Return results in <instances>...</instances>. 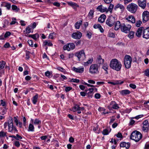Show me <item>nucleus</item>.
<instances>
[{"label": "nucleus", "mask_w": 149, "mask_h": 149, "mask_svg": "<svg viewBox=\"0 0 149 149\" xmlns=\"http://www.w3.org/2000/svg\"><path fill=\"white\" fill-rule=\"evenodd\" d=\"M143 116V115H140L137 116L135 117H133L132 118V119L135 118L136 119H138L139 118L142 117Z\"/></svg>", "instance_id": "obj_56"}, {"label": "nucleus", "mask_w": 149, "mask_h": 149, "mask_svg": "<svg viewBox=\"0 0 149 149\" xmlns=\"http://www.w3.org/2000/svg\"><path fill=\"white\" fill-rule=\"evenodd\" d=\"M142 130L144 132H147L149 129V125L148 120H145L143 123Z\"/></svg>", "instance_id": "obj_11"}, {"label": "nucleus", "mask_w": 149, "mask_h": 149, "mask_svg": "<svg viewBox=\"0 0 149 149\" xmlns=\"http://www.w3.org/2000/svg\"><path fill=\"white\" fill-rule=\"evenodd\" d=\"M82 36V33L79 31L77 32L74 33L72 34V37L75 39H80Z\"/></svg>", "instance_id": "obj_12"}, {"label": "nucleus", "mask_w": 149, "mask_h": 149, "mask_svg": "<svg viewBox=\"0 0 149 149\" xmlns=\"http://www.w3.org/2000/svg\"><path fill=\"white\" fill-rule=\"evenodd\" d=\"M145 74L146 76L149 77V69H147L145 70Z\"/></svg>", "instance_id": "obj_58"}, {"label": "nucleus", "mask_w": 149, "mask_h": 149, "mask_svg": "<svg viewBox=\"0 0 149 149\" xmlns=\"http://www.w3.org/2000/svg\"><path fill=\"white\" fill-rule=\"evenodd\" d=\"M104 62V60L102 58L101 56L99 55L97 58V62L99 64L103 63Z\"/></svg>", "instance_id": "obj_31"}, {"label": "nucleus", "mask_w": 149, "mask_h": 149, "mask_svg": "<svg viewBox=\"0 0 149 149\" xmlns=\"http://www.w3.org/2000/svg\"><path fill=\"white\" fill-rule=\"evenodd\" d=\"M70 81L73 82L79 83V80L78 79L72 78L71 79Z\"/></svg>", "instance_id": "obj_55"}, {"label": "nucleus", "mask_w": 149, "mask_h": 149, "mask_svg": "<svg viewBox=\"0 0 149 149\" xmlns=\"http://www.w3.org/2000/svg\"><path fill=\"white\" fill-rule=\"evenodd\" d=\"M89 92H88L87 93V95H88V97L92 98L93 96V92L94 91L93 88H90L89 89Z\"/></svg>", "instance_id": "obj_28"}, {"label": "nucleus", "mask_w": 149, "mask_h": 149, "mask_svg": "<svg viewBox=\"0 0 149 149\" xmlns=\"http://www.w3.org/2000/svg\"><path fill=\"white\" fill-rule=\"evenodd\" d=\"M131 28V26L129 24H125L124 23L122 24L121 27V31L125 33H129Z\"/></svg>", "instance_id": "obj_9"}, {"label": "nucleus", "mask_w": 149, "mask_h": 149, "mask_svg": "<svg viewBox=\"0 0 149 149\" xmlns=\"http://www.w3.org/2000/svg\"><path fill=\"white\" fill-rule=\"evenodd\" d=\"M120 147H125L126 149H128L130 146L129 143H126L125 142H122L120 145Z\"/></svg>", "instance_id": "obj_19"}, {"label": "nucleus", "mask_w": 149, "mask_h": 149, "mask_svg": "<svg viewBox=\"0 0 149 149\" xmlns=\"http://www.w3.org/2000/svg\"><path fill=\"white\" fill-rule=\"evenodd\" d=\"M144 28L143 27H139L137 29L136 33V35L138 37H141L142 33L144 31Z\"/></svg>", "instance_id": "obj_14"}, {"label": "nucleus", "mask_w": 149, "mask_h": 149, "mask_svg": "<svg viewBox=\"0 0 149 149\" xmlns=\"http://www.w3.org/2000/svg\"><path fill=\"white\" fill-rule=\"evenodd\" d=\"M12 21L10 23V24L11 25L15 24L16 22L15 21L16 20V18L13 17L12 18Z\"/></svg>", "instance_id": "obj_51"}, {"label": "nucleus", "mask_w": 149, "mask_h": 149, "mask_svg": "<svg viewBox=\"0 0 149 149\" xmlns=\"http://www.w3.org/2000/svg\"><path fill=\"white\" fill-rule=\"evenodd\" d=\"M99 67L97 64H92L89 68V72L93 74H97L99 72L98 69Z\"/></svg>", "instance_id": "obj_5"}, {"label": "nucleus", "mask_w": 149, "mask_h": 149, "mask_svg": "<svg viewBox=\"0 0 149 149\" xmlns=\"http://www.w3.org/2000/svg\"><path fill=\"white\" fill-rule=\"evenodd\" d=\"M33 29H32L30 25L27 26L25 29V31H24V32H25L26 33H29L31 32H33Z\"/></svg>", "instance_id": "obj_27"}, {"label": "nucleus", "mask_w": 149, "mask_h": 149, "mask_svg": "<svg viewBox=\"0 0 149 149\" xmlns=\"http://www.w3.org/2000/svg\"><path fill=\"white\" fill-rule=\"evenodd\" d=\"M122 24H121L120 22L118 21L117 22H116L115 23V27L114 30L117 31L118 30L119 28L121 29V27Z\"/></svg>", "instance_id": "obj_17"}, {"label": "nucleus", "mask_w": 149, "mask_h": 149, "mask_svg": "<svg viewBox=\"0 0 149 149\" xmlns=\"http://www.w3.org/2000/svg\"><path fill=\"white\" fill-rule=\"evenodd\" d=\"M47 45L49 46H52L53 44L49 41L45 40L43 43V46H46Z\"/></svg>", "instance_id": "obj_32"}, {"label": "nucleus", "mask_w": 149, "mask_h": 149, "mask_svg": "<svg viewBox=\"0 0 149 149\" xmlns=\"http://www.w3.org/2000/svg\"><path fill=\"white\" fill-rule=\"evenodd\" d=\"M34 127L33 125L31 124H30L29 125L28 131H29L33 132L34 131Z\"/></svg>", "instance_id": "obj_36"}, {"label": "nucleus", "mask_w": 149, "mask_h": 149, "mask_svg": "<svg viewBox=\"0 0 149 149\" xmlns=\"http://www.w3.org/2000/svg\"><path fill=\"white\" fill-rule=\"evenodd\" d=\"M132 119V118L130 120V123H129V125H133L135 123V121Z\"/></svg>", "instance_id": "obj_64"}, {"label": "nucleus", "mask_w": 149, "mask_h": 149, "mask_svg": "<svg viewBox=\"0 0 149 149\" xmlns=\"http://www.w3.org/2000/svg\"><path fill=\"white\" fill-rule=\"evenodd\" d=\"M38 94H36L35 96L33 97L32 100L33 104H36L38 101Z\"/></svg>", "instance_id": "obj_23"}, {"label": "nucleus", "mask_w": 149, "mask_h": 149, "mask_svg": "<svg viewBox=\"0 0 149 149\" xmlns=\"http://www.w3.org/2000/svg\"><path fill=\"white\" fill-rule=\"evenodd\" d=\"M142 137V135L139 132L135 131L131 134L130 138L136 142L139 141Z\"/></svg>", "instance_id": "obj_2"}, {"label": "nucleus", "mask_w": 149, "mask_h": 149, "mask_svg": "<svg viewBox=\"0 0 149 149\" xmlns=\"http://www.w3.org/2000/svg\"><path fill=\"white\" fill-rule=\"evenodd\" d=\"M12 9L15 11L16 12H17L19 10V9L18 8L17 6L15 5H12Z\"/></svg>", "instance_id": "obj_38"}, {"label": "nucleus", "mask_w": 149, "mask_h": 149, "mask_svg": "<svg viewBox=\"0 0 149 149\" xmlns=\"http://www.w3.org/2000/svg\"><path fill=\"white\" fill-rule=\"evenodd\" d=\"M132 58L129 55H126L124 58V65L126 68L129 69L131 66Z\"/></svg>", "instance_id": "obj_7"}, {"label": "nucleus", "mask_w": 149, "mask_h": 149, "mask_svg": "<svg viewBox=\"0 0 149 149\" xmlns=\"http://www.w3.org/2000/svg\"><path fill=\"white\" fill-rule=\"evenodd\" d=\"M8 132H11L13 130H14L16 132H17V130L16 128L13 126V119L11 117H10L9 120L8 121Z\"/></svg>", "instance_id": "obj_8"}, {"label": "nucleus", "mask_w": 149, "mask_h": 149, "mask_svg": "<svg viewBox=\"0 0 149 149\" xmlns=\"http://www.w3.org/2000/svg\"><path fill=\"white\" fill-rule=\"evenodd\" d=\"M53 35H55V34L54 32L50 33L49 36V38L52 39H53L54 38Z\"/></svg>", "instance_id": "obj_60"}, {"label": "nucleus", "mask_w": 149, "mask_h": 149, "mask_svg": "<svg viewBox=\"0 0 149 149\" xmlns=\"http://www.w3.org/2000/svg\"><path fill=\"white\" fill-rule=\"evenodd\" d=\"M72 88L71 87H67L65 88V90L66 92H67L72 90Z\"/></svg>", "instance_id": "obj_61"}, {"label": "nucleus", "mask_w": 149, "mask_h": 149, "mask_svg": "<svg viewBox=\"0 0 149 149\" xmlns=\"http://www.w3.org/2000/svg\"><path fill=\"white\" fill-rule=\"evenodd\" d=\"M142 20L144 22H146L149 19V12L147 11H144L142 14Z\"/></svg>", "instance_id": "obj_10"}, {"label": "nucleus", "mask_w": 149, "mask_h": 149, "mask_svg": "<svg viewBox=\"0 0 149 149\" xmlns=\"http://www.w3.org/2000/svg\"><path fill=\"white\" fill-rule=\"evenodd\" d=\"M111 130V129L110 128H107V129L103 130L102 131V134L104 135H108Z\"/></svg>", "instance_id": "obj_30"}, {"label": "nucleus", "mask_w": 149, "mask_h": 149, "mask_svg": "<svg viewBox=\"0 0 149 149\" xmlns=\"http://www.w3.org/2000/svg\"><path fill=\"white\" fill-rule=\"evenodd\" d=\"M129 22H130L132 23H134L135 22V19L134 16L130 15L128 16L126 18Z\"/></svg>", "instance_id": "obj_18"}, {"label": "nucleus", "mask_w": 149, "mask_h": 149, "mask_svg": "<svg viewBox=\"0 0 149 149\" xmlns=\"http://www.w3.org/2000/svg\"><path fill=\"white\" fill-rule=\"evenodd\" d=\"M110 66L111 69L116 71H119L121 70L122 64L120 61L117 59L115 58L111 60Z\"/></svg>", "instance_id": "obj_1"}, {"label": "nucleus", "mask_w": 149, "mask_h": 149, "mask_svg": "<svg viewBox=\"0 0 149 149\" xmlns=\"http://www.w3.org/2000/svg\"><path fill=\"white\" fill-rule=\"evenodd\" d=\"M28 42L30 46L31 47H33V42L32 40H29L28 41Z\"/></svg>", "instance_id": "obj_54"}, {"label": "nucleus", "mask_w": 149, "mask_h": 149, "mask_svg": "<svg viewBox=\"0 0 149 149\" xmlns=\"http://www.w3.org/2000/svg\"><path fill=\"white\" fill-rule=\"evenodd\" d=\"M141 20H139L136 22L135 24L136 26L137 27H139L140 26L141 24Z\"/></svg>", "instance_id": "obj_52"}, {"label": "nucleus", "mask_w": 149, "mask_h": 149, "mask_svg": "<svg viewBox=\"0 0 149 149\" xmlns=\"http://www.w3.org/2000/svg\"><path fill=\"white\" fill-rule=\"evenodd\" d=\"M138 6L137 5L133 3L129 4L127 7V10L132 13H135L137 11Z\"/></svg>", "instance_id": "obj_4"}, {"label": "nucleus", "mask_w": 149, "mask_h": 149, "mask_svg": "<svg viewBox=\"0 0 149 149\" xmlns=\"http://www.w3.org/2000/svg\"><path fill=\"white\" fill-rule=\"evenodd\" d=\"M117 19V17L116 15H110L107 18L106 21V24L107 26L110 27H112L114 24Z\"/></svg>", "instance_id": "obj_3"}, {"label": "nucleus", "mask_w": 149, "mask_h": 149, "mask_svg": "<svg viewBox=\"0 0 149 149\" xmlns=\"http://www.w3.org/2000/svg\"><path fill=\"white\" fill-rule=\"evenodd\" d=\"M124 82V81H123L121 80H117L116 81L114 82V83L115 84V85H118V84H122Z\"/></svg>", "instance_id": "obj_41"}, {"label": "nucleus", "mask_w": 149, "mask_h": 149, "mask_svg": "<svg viewBox=\"0 0 149 149\" xmlns=\"http://www.w3.org/2000/svg\"><path fill=\"white\" fill-rule=\"evenodd\" d=\"M83 22L81 20H80L77 22L75 24V27L76 29H79L80 26L82 24Z\"/></svg>", "instance_id": "obj_26"}, {"label": "nucleus", "mask_w": 149, "mask_h": 149, "mask_svg": "<svg viewBox=\"0 0 149 149\" xmlns=\"http://www.w3.org/2000/svg\"><path fill=\"white\" fill-rule=\"evenodd\" d=\"M74 55L77 57L78 60L80 61H82L86 58L85 53L84 50L76 52Z\"/></svg>", "instance_id": "obj_6"}, {"label": "nucleus", "mask_w": 149, "mask_h": 149, "mask_svg": "<svg viewBox=\"0 0 149 149\" xmlns=\"http://www.w3.org/2000/svg\"><path fill=\"white\" fill-rule=\"evenodd\" d=\"M113 5L112 4H110L109 6L108 9H107V11H109L110 13L112 12V9L113 7Z\"/></svg>", "instance_id": "obj_37"}, {"label": "nucleus", "mask_w": 149, "mask_h": 149, "mask_svg": "<svg viewBox=\"0 0 149 149\" xmlns=\"http://www.w3.org/2000/svg\"><path fill=\"white\" fill-rule=\"evenodd\" d=\"M106 16L104 14L102 15L98 18V21L101 23H103L104 21Z\"/></svg>", "instance_id": "obj_24"}, {"label": "nucleus", "mask_w": 149, "mask_h": 149, "mask_svg": "<svg viewBox=\"0 0 149 149\" xmlns=\"http://www.w3.org/2000/svg\"><path fill=\"white\" fill-rule=\"evenodd\" d=\"M95 97L96 99H99L100 98L101 95L100 93H96L95 95Z\"/></svg>", "instance_id": "obj_53"}, {"label": "nucleus", "mask_w": 149, "mask_h": 149, "mask_svg": "<svg viewBox=\"0 0 149 149\" xmlns=\"http://www.w3.org/2000/svg\"><path fill=\"white\" fill-rule=\"evenodd\" d=\"M79 108V106L78 105H76L72 109V111H73L75 112L77 111V109H78Z\"/></svg>", "instance_id": "obj_48"}, {"label": "nucleus", "mask_w": 149, "mask_h": 149, "mask_svg": "<svg viewBox=\"0 0 149 149\" xmlns=\"http://www.w3.org/2000/svg\"><path fill=\"white\" fill-rule=\"evenodd\" d=\"M108 66L107 64L106 63H104L103 64L102 68L104 70L106 71V73L107 74L108 73V72L107 70H108Z\"/></svg>", "instance_id": "obj_33"}, {"label": "nucleus", "mask_w": 149, "mask_h": 149, "mask_svg": "<svg viewBox=\"0 0 149 149\" xmlns=\"http://www.w3.org/2000/svg\"><path fill=\"white\" fill-rule=\"evenodd\" d=\"M139 6L142 8L144 9L146 6V1H138Z\"/></svg>", "instance_id": "obj_16"}, {"label": "nucleus", "mask_w": 149, "mask_h": 149, "mask_svg": "<svg viewBox=\"0 0 149 149\" xmlns=\"http://www.w3.org/2000/svg\"><path fill=\"white\" fill-rule=\"evenodd\" d=\"M69 141L70 143H73L74 141V139L72 136L70 137L69 140Z\"/></svg>", "instance_id": "obj_63"}, {"label": "nucleus", "mask_w": 149, "mask_h": 149, "mask_svg": "<svg viewBox=\"0 0 149 149\" xmlns=\"http://www.w3.org/2000/svg\"><path fill=\"white\" fill-rule=\"evenodd\" d=\"M63 49L64 50H67L68 51H70V50L69 45L68 44L64 46Z\"/></svg>", "instance_id": "obj_43"}, {"label": "nucleus", "mask_w": 149, "mask_h": 149, "mask_svg": "<svg viewBox=\"0 0 149 149\" xmlns=\"http://www.w3.org/2000/svg\"><path fill=\"white\" fill-rule=\"evenodd\" d=\"M120 94L123 95L129 94L130 93V91L128 90H124L120 91Z\"/></svg>", "instance_id": "obj_25"}, {"label": "nucleus", "mask_w": 149, "mask_h": 149, "mask_svg": "<svg viewBox=\"0 0 149 149\" xmlns=\"http://www.w3.org/2000/svg\"><path fill=\"white\" fill-rule=\"evenodd\" d=\"M93 27L95 29H99L100 32L101 33H103L104 32V29L100 24H95L94 25Z\"/></svg>", "instance_id": "obj_20"}, {"label": "nucleus", "mask_w": 149, "mask_h": 149, "mask_svg": "<svg viewBox=\"0 0 149 149\" xmlns=\"http://www.w3.org/2000/svg\"><path fill=\"white\" fill-rule=\"evenodd\" d=\"M6 64V63L5 62L3 61H0V69H2L3 68Z\"/></svg>", "instance_id": "obj_34"}, {"label": "nucleus", "mask_w": 149, "mask_h": 149, "mask_svg": "<svg viewBox=\"0 0 149 149\" xmlns=\"http://www.w3.org/2000/svg\"><path fill=\"white\" fill-rule=\"evenodd\" d=\"M69 45V47L70 50L71 49H73L75 47V45L73 43H70L68 44Z\"/></svg>", "instance_id": "obj_42"}, {"label": "nucleus", "mask_w": 149, "mask_h": 149, "mask_svg": "<svg viewBox=\"0 0 149 149\" xmlns=\"http://www.w3.org/2000/svg\"><path fill=\"white\" fill-rule=\"evenodd\" d=\"M97 9L99 11L102 12L107 11V8H106L104 7V8H103L102 6V5H100L98 6Z\"/></svg>", "instance_id": "obj_22"}, {"label": "nucleus", "mask_w": 149, "mask_h": 149, "mask_svg": "<svg viewBox=\"0 0 149 149\" xmlns=\"http://www.w3.org/2000/svg\"><path fill=\"white\" fill-rule=\"evenodd\" d=\"M113 104L111 108L114 109H118L119 108L117 104L115 101H112L110 103V105Z\"/></svg>", "instance_id": "obj_29"}, {"label": "nucleus", "mask_w": 149, "mask_h": 149, "mask_svg": "<svg viewBox=\"0 0 149 149\" xmlns=\"http://www.w3.org/2000/svg\"><path fill=\"white\" fill-rule=\"evenodd\" d=\"M14 145L15 146L18 147H19L20 145L19 141H16L15 142Z\"/></svg>", "instance_id": "obj_62"}, {"label": "nucleus", "mask_w": 149, "mask_h": 149, "mask_svg": "<svg viewBox=\"0 0 149 149\" xmlns=\"http://www.w3.org/2000/svg\"><path fill=\"white\" fill-rule=\"evenodd\" d=\"M94 10H91L88 13V17L91 18H92L94 14Z\"/></svg>", "instance_id": "obj_35"}, {"label": "nucleus", "mask_w": 149, "mask_h": 149, "mask_svg": "<svg viewBox=\"0 0 149 149\" xmlns=\"http://www.w3.org/2000/svg\"><path fill=\"white\" fill-rule=\"evenodd\" d=\"M41 121L39 120L38 119H36L33 122L34 125H38L41 124Z\"/></svg>", "instance_id": "obj_39"}, {"label": "nucleus", "mask_w": 149, "mask_h": 149, "mask_svg": "<svg viewBox=\"0 0 149 149\" xmlns=\"http://www.w3.org/2000/svg\"><path fill=\"white\" fill-rule=\"evenodd\" d=\"M30 53V52L29 51H27L26 52V58L27 59H29V55Z\"/></svg>", "instance_id": "obj_59"}, {"label": "nucleus", "mask_w": 149, "mask_h": 149, "mask_svg": "<svg viewBox=\"0 0 149 149\" xmlns=\"http://www.w3.org/2000/svg\"><path fill=\"white\" fill-rule=\"evenodd\" d=\"M134 33L133 31L130 32V33L128 35L129 37L131 39L133 38Z\"/></svg>", "instance_id": "obj_46"}, {"label": "nucleus", "mask_w": 149, "mask_h": 149, "mask_svg": "<svg viewBox=\"0 0 149 149\" xmlns=\"http://www.w3.org/2000/svg\"><path fill=\"white\" fill-rule=\"evenodd\" d=\"M4 6L6 7L8 10H9L10 8L11 4L8 3H5Z\"/></svg>", "instance_id": "obj_49"}, {"label": "nucleus", "mask_w": 149, "mask_h": 149, "mask_svg": "<svg viewBox=\"0 0 149 149\" xmlns=\"http://www.w3.org/2000/svg\"><path fill=\"white\" fill-rule=\"evenodd\" d=\"M93 59L92 58L89 59L88 61L84 63V65H87L89 64H91L93 62Z\"/></svg>", "instance_id": "obj_47"}, {"label": "nucleus", "mask_w": 149, "mask_h": 149, "mask_svg": "<svg viewBox=\"0 0 149 149\" xmlns=\"http://www.w3.org/2000/svg\"><path fill=\"white\" fill-rule=\"evenodd\" d=\"M92 33L90 31H87L86 34V36L89 39H90L91 37Z\"/></svg>", "instance_id": "obj_50"}, {"label": "nucleus", "mask_w": 149, "mask_h": 149, "mask_svg": "<svg viewBox=\"0 0 149 149\" xmlns=\"http://www.w3.org/2000/svg\"><path fill=\"white\" fill-rule=\"evenodd\" d=\"M68 3L69 5L72 6L73 8H74L75 6H77V5L76 3L72 1L68 2Z\"/></svg>", "instance_id": "obj_40"}, {"label": "nucleus", "mask_w": 149, "mask_h": 149, "mask_svg": "<svg viewBox=\"0 0 149 149\" xmlns=\"http://www.w3.org/2000/svg\"><path fill=\"white\" fill-rule=\"evenodd\" d=\"M7 132H4L3 131H1L0 132V137H4L6 135Z\"/></svg>", "instance_id": "obj_45"}, {"label": "nucleus", "mask_w": 149, "mask_h": 149, "mask_svg": "<svg viewBox=\"0 0 149 149\" xmlns=\"http://www.w3.org/2000/svg\"><path fill=\"white\" fill-rule=\"evenodd\" d=\"M143 37L146 39L149 38V27L144 29L143 31Z\"/></svg>", "instance_id": "obj_13"}, {"label": "nucleus", "mask_w": 149, "mask_h": 149, "mask_svg": "<svg viewBox=\"0 0 149 149\" xmlns=\"http://www.w3.org/2000/svg\"><path fill=\"white\" fill-rule=\"evenodd\" d=\"M39 38V35L38 33H36L35 34L33 35L32 38L35 40H36L37 39Z\"/></svg>", "instance_id": "obj_44"}, {"label": "nucleus", "mask_w": 149, "mask_h": 149, "mask_svg": "<svg viewBox=\"0 0 149 149\" xmlns=\"http://www.w3.org/2000/svg\"><path fill=\"white\" fill-rule=\"evenodd\" d=\"M11 33L10 32L8 31L6 32L4 35V38H6L10 35Z\"/></svg>", "instance_id": "obj_57"}, {"label": "nucleus", "mask_w": 149, "mask_h": 149, "mask_svg": "<svg viewBox=\"0 0 149 149\" xmlns=\"http://www.w3.org/2000/svg\"><path fill=\"white\" fill-rule=\"evenodd\" d=\"M72 70L77 73H82L84 71V67L76 68L75 67H73Z\"/></svg>", "instance_id": "obj_15"}, {"label": "nucleus", "mask_w": 149, "mask_h": 149, "mask_svg": "<svg viewBox=\"0 0 149 149\" xmlns=\"http://www.w3.org/2000/svg\"><path fill=\"white\" fill-rule=\"evenodd\" d=\"M120 8L122 12H123L125 9V7L122 4H118L114 7V9L116 10L117 8Z\"/></svg>", "instance_id": "obj_21"}]
</instances>
